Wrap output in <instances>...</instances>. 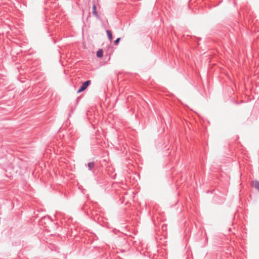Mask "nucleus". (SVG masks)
Returning a JSON list of instances; mask_svg holds the SVG:
<instances>
[{"mask_svg": "<svg viewBox=\"0 0 259 259\" xmlns=\"http://www.w3.org/2000/svg\"><path fill=\"white\" fill-rule=\"evenodd\" d=\"M90 84L91 80H89L83 82L80 87L79 88V89L78 90L77 92V93H79L84 91Z\"/></svg>", "mask_w": 259, "mask_h": 259, "instance_id": "nucleus-1", "label": "nucleus"}, {"mask_svg": "<svg viewBox=\"0 0 259 259\" xmlns=\"http://www.w3.org/2000/svg\"><path fill=\"white\" fill-rule=\"evenodd\" d=\"M93 14L98 18L99 17V16L96 11V6L95 4H94L93 6Z\"/></svg>", "mask_w": 259, "mask_h": 259, "instance_id": "nucleus-2", "label": "nucleus"}, {"mask_svg": "<svg viewBox=\"0 0 259 259\" xmlns=\"http://www.w3.org/2000/svg\"><path fill=\"white\" fill-rule=\"evenodd\" d=\"M253 186L259 191V181L255 180L252 182Z\"/></svg>", "mask_w": 259, "mask_h": 259, "instance_id": "nucleus-3", "label": "nucleus"}, {"mask_svg": "<svg viewBox=\"0 0 259 259\" xmlns=\"http://www.w3.org/2000/svg\"><path fill=\"white\" fill-rule=\"evenodd\" d=\"M106 33L108 36V39L110 41H111L112 40V34L111 31L109 30H107Z\"/></svg>", "mask_w": 259, "mask_h": 259, "instance_id": "nucleus-4", "label": "nucleus"}, {"mask_svg": "<svg viewBox=\"0 0 259 259\" xmlns=\"http://www.w3.org/2000/svg\"><path fill=\"white\" fill-rule=\"evenodd\" d=\"M103 55V51L102 49L99 50L97 52V56L98 58H101Z\"/></svg>", "mask_w": 259, "mask_h": 259, "instance_id": "nucleus-5", "label": "nucleus"}, {"mask_svg": "<svg viewBox=\"0 0 259 259\" xmlns=\"http://www.w3.org/2000/svg\"><path fill=\"white\" fill-rule=\"evenodd\" d=\"M88 168L90 170H91L95 166V163L94 162H89L88 164Z\"/></svg>", "mask_w": 259, "mask_h": 259, "instance_id": "nucleus-6", "label": "nucleus"}, {"mask_svg": "<svg viewBox=\"0 0 259 259\" xmlns=\"http://www.w3.org/2000/svg\"><path fill=\"white\" fill-rule=\"evenodd\" d=\"M120 40V38H117L114 41V44L115 45H117L119 40Z\"/></svg>", "mask_w": 259, "mask_h": 259, "instance_id": "nucleus-7", "label": "nucleus"}]
</instances>
